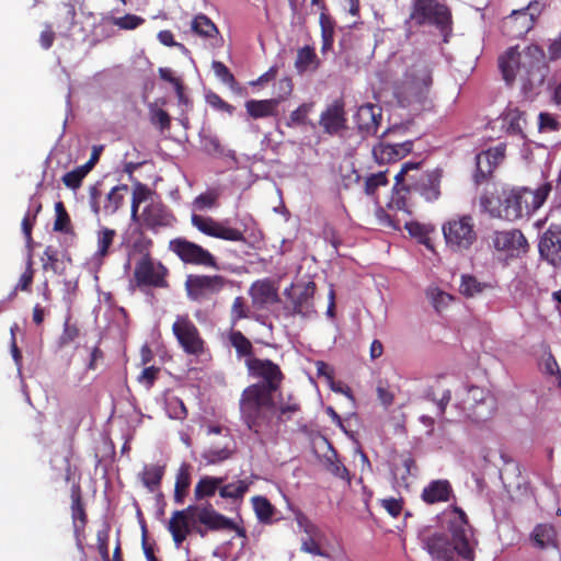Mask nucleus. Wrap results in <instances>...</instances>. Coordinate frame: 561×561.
<instances>
[{"label": "nucleus", "instance_id": "obj_1", "mask_svg": "<svg viewBox=\"0 0 561 561\" xmlns=\"http://www.w3.org/2000/svg\"><path fill=\"white\" fill-rule=\"evenodd\" d=\"M425 549L434 561L474 560L472 533L467 524L465 513L455 511L454 519L446 530L437 531L425 540Z\"/></svg>", "mask_w": 561, "mask_h": 561}, {"label": "nucleus", "instance_id": "obj_2", "mask_svg": "<svg viewBox=\"0 0 561 561\" xmlns=\"http://www.w3.org/2000/svg\"><path fill=\"white\" fill-rule=\"evenodd\" d=\"M433 84L432 66L422 55L405 56L402 60V73L397 79L394 95L402 106L422 103Z\"/></svg>", "mask_w": 561, "mask_h": 561}, {"label": "nucleus", "instance_id": "obj_3", "mask_svg": "<svg viewBox=\"0 0 561 561\" xmlns=\"http://www.w3.org/2000/svg\"><path fill=\"white\" fill-rule=\"evenodd\" d=\"M240 419L249 431L264 437L274 430L276 403L273 394L260 386L247 387L239 400Z\"/></svg>", "mask_w": 561, "mask_h": 561}, {"label": "nucleus", "instance_id": "obj_4", "mask_svg": "<svg viewBox=\"0 0 561 561\" xmlns=\"http://www.w3.org/2000/svg\"><path fill=\"white\" fill-rule=\"evenodd\" d=\"M196 522L204 524L209 529L219 530L229 527L232 520L217 513L211 505H190L182 511H175L169 522V530L175 545L179 547L191 531V525Z\"/></svg>", "mask_w": 561, "mask_h": 561}, {"label": "nucleus", "instance_id": "obj_5", "mask_svg": "<svg viewBox=\"0 0 561 561\" xmlns=\"http://www.w3.org/2000/svg\"><path fill=\"white\" fill-rule=\"evenodd\" d=\"M447 250L455 254L469 252L478 241L476 221L470 214H455L442 225Z\"/></svg>", "mask_w": 561, "mask_h": 561}, {"label": "nucleus", "instance_id": "obj_6", "mask_svg": "<svg viewBox=\"0 0 561 561\" xmlns=\"http://www.w3.org/2000/svg\"><path fill=\"white\" fill-rule=\"evenodd\" d=\"M150 241L139 240L135 243V250L139 249L142 254L141 259L136 263L134 277L138 286L167 287V268L160 263L153 261L148 254Z\"/></svg>", "mask_w": 561, "mask_h": 561}, {"label": "nucleus", "instance_id": "obj_7", "mask_svg": "<svg viewBox=\"0 0 561 561\" xmlns=\"http://www.w3.org/2000/svg\"><path fill=\"white\" fill-rule=\"evenodd\" d=\"M411 20L417 24H433L445 32L449 27L450 13L448 9L435 0H415Z\"/></svg>", "mask_w": 561, "mask_h": 561}, {"label": "nucleus", "instance_id": "obj_8", "mask_svg": "<svg viewBox=\"0 0 561 561\" xmlns=\"http://www.w3.org/2000/svg\"><path fill=\"white\" fill-rule=\"evenodd\" d=\"M247 367L253 377L263 379L262 382H256L252 386H260L267 390L270 394L277 390L283 379L278 365L270 359L248 358Z\"/></svg>", "mask_w": 561, "mask_h": 561}, {"label": "nucleus", "instance_id": "obj_9", "mask_svg": "<svg viewBox=\"0 0 561 561\" xmlns=\"http://www.w3.org/2000/svg\"><path fill=\"white\" fill-rule=\"evenodd\" d=\"M172 332L187 354L198 355L203 352L204 342L197 328L187 317H178L172 325Z\"/></svg>", "mask_w": 561, "mask_h": 561}, {"label": "nucleus", "instance_id": "obj_10", "mask_svg": "<svg viewBox=\"0 0 561 561\" xmlns=\"http://www.w3.org/2000/svg\"><path fill=\"white\" fill-rule=\"evenodd\" d=\"M170 249L185 263L216 266L215 257L209 251L185 239H175L170 242Z\"/></svg>", "mask_w": 561, "mask_h": 561}, {"label": "nucleus", "instance_id": "obj_11", "mask_svg": "<svg viewBox=\"0 0 561 561\" xmlns=\"http://www.w3.org/2000/svg\"><path fill=\"white\" fill-rule=\"evenodd\" d=\"M191 222L198 231L209 237L227 241L244 240L243 233L241 231L225 226L222 222H219L211 217H204L193 213L191 216Z\"/></svg>", "mask_w": 561, "mask_h": 561}, {"label": "nucleus", "instance_id": "obj_12", "mask_svg": "<svg viewBox=\"0 0 561 561\" xmlns=\"http://www.w3.org/2000/svg\"><path fill=\"white\" fill-rule=\"evenodd\" d=\"M225 278L219 275H188L185 282L187 295L193 300H201L222 289Z\"/></svg>", "mask_w": 561, "mask_h": 561}, {"label": "nucleus", "instance_id": "obj_13", "mask_svg": "<svg viewBox=\"0 0 561 561\" xmlns=\"http://www.w3.org/2000/svg\"><path fill=\"white\" fill-rule=\"evenodd\" d=\"M465 404L467 410H472L473 420L476 422L489 419L495 408L494 400L490 392L476 386L468 389V397L465 400Z\"/></svg>", "mask_w": 561, "mask_h": 561}, {"label": "nucleus", "instance_id": "obj_14", "mask_svg": "<svg viewBox=\"0 0 561 561\" xmlns=\"http://www.w3.org/2000/svg\"><path fill=\"white\" fill-rule=\"evenodd\" d=\"M492 243L496 251L504 252L508 256H519L526 253L528 248L526 238L516 229L495 231Z\"/></svg>", "mask_w": 561, "mask_h": 561}, {"label": "nucleus", "instance_id": "obj_15", "mask_svg": "<svg viewBox=\"0 0 561 561\" xmlns=\"http://www.w3.org/2000/svg\"><path fill=\"white\" fill-rule=\"evenodd\" d=\"M550 0H531L525 9L513 11L512 14L506 18V26H515L520 24V28L516 35L527 33L541 12L549 5Z\"/></svg>", "mask_w": 561, "mask_h": 561}, {"label": "nucleus", "instance_id": "obj_16", "mask_svg": "<svg viewBox=\"0 0 561 561\" xmlns=\"http://www.w3.org/2000/svg\"><path fill=\"white\" fill-rule=\"evenodd\" d=\"M539 252L550 264H561V226H551L541 236Z\"/></svg>", "mask_w": 561, "mask_h": 561}, {"label": "nucleus", "instance_id": "obj_17", "mask_svg": "<svg viewBox=\"0 0 561 561\" xmlns=\"http://www.w3.org/2000/svg\"><path fill=\"white\" fill-rule=\"evenodd\" d=\"M314 289V284L308 283L304 286H296L290 290L287 289L285 291V294L291 299L293 313L306 317L312 312Z\"/></svg>", "mask_w": 561, "mask_h": 561}, {"label": "nucleus", "instance_id": "obj_18", "mask_svg": "<svg viewBox=\"0 0 561 561\" xmlns=\"http://www.w3.org/2000/svg\"><path fill=\"white\" fill-rule=\"evenodd\" d=\"M516 190L526 216L530 215L542 206L551 192V184L543 183L535 190H530L528 187H520Z\"/></svg>", "mask_w": 561, "mask_h": 561}, {"label": "nucleus", "instance_id": "obj_19", "mask_svg": "<svg viewBox=\"0 0 561 561\" xmlns=\"http://www.w3.org/2000/svg\"><path fill=\"white\" fill-rule=\"evenodd\" d=\"M381 119V108L378 105L365 104L355 114L357 128L364 135H374Z\"/></svg>", "mask_w": 561, "mask_h": 561}, {"label": "nucleus", "instance_id": "obj_20", "mask_svg": "<svg viewBox=\"0 0 561 561\" xmlns=\"http://www.w3.org/2000/svg\"><path fill=\"white\" fill-rule=\"evenodd\" d=\"M442 174L435 170L428 173H423L410 184L413 190L419 192L426 201H436L439 195V184Z\"/></svg>", "mask_w": 561, "mask_h": 561}, {"label": "nucleus", "instance_id": "obj_21", "mask_svg": "<svg viewBox=\"0 0 561 561\" xmlns=\"http://www.w3.org/2000/svg\"><path fill=\"white\" fill-rule=\"evenodd\" d=\"M499 66L502 71L503 79L508 84L515 80L516 76L520 72L522 69H525L523 66V57L517 51L516 47L508 48L500 57Z\"/></svg>", "mask_w": 561, "mask_h": 561}, {"label": "nucleus", "instance_id": "obj_22", "mask_svg": "<svg viewBox=\"0 0 561 561\" xmlns=\"http://www.w3.org/2000/svg\"><path fill=\"white\" fill-rule=\"evenodd\" d=\"M250 296L255 307L262 308L277 301V288L267 279L255 282L250 288Z\"/></svg>", "mask_w": 561, "mask_h": 561}, {"label": "nucleus", "instance_id": "obj_23", "mask_svg": "<svg viewBox=\"0 0 561 561\" xmlns=\"http://www.w3.org/2000/svg\"><path fill=\"white\" fill-rule=\"evenodd\" d=\"M411 150L412 144L409 141L394 145L380 142L379 145L374 146L373 154L377 161L383 163L398 160L404 157Z\"/></svg>", "mask_w": 561, "mask_h": 561}, {"label": "nucleus", "instance_id": "obj_24", "mask_svg": "<svg viewBox=\"0 0 561 561\" xmlns=\"http://www.w3.org/2000/svg\"><path fill=\"white\" fill-rule=\"evenodd\" d=\"M142 222L149 228L169 226L172 216L160 203L150 202L141 213Z\"/></svg>", "mask_w": 561, "mask_h": 561}, {"label": "nucleus", "instance_id": "obj_25", "mask_svg": "<svg viewBox=\"0 0 561 561\" xmlns=\"http://www.w3.org/2000/svg\"><path fill=\"white\" fill-rule=\"evenodd\" d=\"M504 159V147L497 146L479 153L476 158L478 175L485 178Z\"/></svg>", "mask_w": 561, "mask_h": 561}, {"label": "nucleus", "instance_id": "obj_26", "mask_svg": "<svg viewBox=\"0 0 561 561\" xmlns=\"http://www.w3.org/2000/svg\"><path fill=\"white\" fill-rule=\"evenodd\" d=\"M451 492V485L447 480H434L423 489L422 499L428 504L447 502Z\"/></svg>", "mask_w": 561, "mask_h": 561}, {"label": "nucleus", "instance_id": "obj_27", "mask_svg": "<svg viewBox=\"0 0 561 561\" xmlns=\"http://www.w3.org/2000/svg\"><path fill=\"white\" fill-rule=\"evenodd\" d=\"M480 207L492 217L503 218V191L499 192L494 187L492 190H485L480 196Z\"/></svg>", "mask_w": 561, "mask_h": 561}, {"label": "nucleus", "instance_id": "obj_28", "mask_svg": "<svg viewBox=\"0 0 561 561\" xmlns=\"http://www.w3.org/2000/svg\"><path fill=\"white\" fill-rule=\"evenodd\" d=\"M320 125L328 134H336L344 128L345 118L343 110L339 105L328 107L320 117Z\"/></svg>", "mask_w": 561, "mask_h": 561}, {"label": "nucleus", "instance_id": "obj_29", "mask_svg": "<svg viewBox=\"0 0 561 561\" xmlns=\"http://www.w3.org/2000/svg\"><path fill=\"white\" fill-rule=\"evenodd\" d=\"M277 100H249L245 102L248 114L252 118H264L277 115Z\"/></svg>", "mask_w": 561, "mask_h": 561}, {"label": "nucleus", "instance_id": "obj_30", "mask_svg": "<svg viewBox=\"0 0 561 561\" xmlns=\"http://www.w3.org/2000/svg\"><path fill=\"white\" fill-rule=\"evenodd\" d=\"M503 219L512 221L525 216L523 205L520 204L516 188L510 191L503 190Z\"/></svg>", "mask_w": 561, "mask_h": 561}, {"label": "nucleus", "instance_id": "obj_31", "mask_svg": "<svg viewBox=\"0 0 561 561\" xmlns=\"http://www.w3.org/2000/svg\"><path fill=\"white\" fill-rule=\"evenodd\" d=\"M489 289H492L491 284L479 282L472 275L462 274L460 277L459 291L467 298H474Z\"/></svg>", "mask_w": 561, "mask_h": 561}, {"label": "nucleus", "instance_id": "obj_32", "mask_svg": "<svg viewBox=\"0 0 561 561\" xmlns=\"http://www.w3.org/2000/svg\"><path fill=\"white\" fill-rule=\"evenodd\" d=\"M501 119L502 126L506 129L507 133L512 135H519L524 138L523 130L526 124L524 113L517 108H508Z\"/></svg>", "mask_w": 561, "mask_h": 561}, {"label": "nucleus", "instance_id": "obj_33", "mask_svg": "<svg viewBox=\"0 0 561 561\" xmlns=\"http://www.w3.org/2000/svg\"><path fill=\"white\" fill-rule=\"evenodd\" d=\"M533 539L537 547L541 549L558 548L557 531L551 525H538L533 531Z\"/></svg>", "mask_w": 561, "mask_h": 561}, {"label": "nucleus", "instance_id": "obj_34", "mask_svg": "<svg viewBox=\"0 0 561 561\" xmlns=\"http://www.w3.org/2000/svg\"><path fill=\"white\" fill-rule=\"evenodd\" d=\"M225 479L221 477H203L195 485L194 495L196 500L209 497L222 485Z\"/></svg>", "mask_w": 561, "mask_h": 561}, {"label": "nucleus", "instance_id": "obj_35", "mask_svg": "<svg viewBox=\"0 0 561 561\" xmlns=\"http://www.w3.org/2000/svg\"><path fill=\"white\" fill-rule=\"evenodd\" d=\"M191 28L194 33L205 38H216L219 35L217 26L204 14L194 18Z\"/></svg>", "mask_w": 561, "mask_h": 561}, {"label": "nucleus", "instance_id": "obj_36", "mask_svg": "<svg viewBox=\"0 0 561 561\" xmlns=\"http://www.w3.org/2000/svg\"><path fill=\"white\" fill-rule=\"evenodd\" d=\"M115 234V230L108 228H102L98 231V250L93 256V262L98 265L101 264L102 257L107 255Z\"/></svg>", "mask_w": 561, "mask_h": 561}, {"label": "nucleus", "instance_id": "obj_37", "mask_svg": "<svg viewBox=\"0 0 561 561\" xmlns=\"http://www.w3.org/2000/svg\"><path fill=\"white\" fill-rule=\"evenodd\" d=\"M252 503L257 519L263 524H272L275 508L271 502L263 496H254Z\"/></svg>", "mask_w": 561, "mask_h": 561}, {"label": "nucleus", "instance_id": "obj_38", "mask_svg": "<svg viewBox=\"0 0 561 561\" xmlns=\"http://www.w3.org/2000/svg\"><path fill=\"white\" fill-rule=\"evenodd\" d=\"M128 192L126 184L114 186L107 194L104 210L107 214H114L123 204L125 194Z\"/></svg>", "mask_w": 561, "mask_h": 561}, {"label": "nucleus", "instance_id": "obj_39", "mask_svg": "<svg viewBox=\"0 0 561 561\" xmlns=\"http://www.w3.org/2000/svg\"><path fill=\"white\" fill-rule=\"evenodd\" d=\"M163 476V468L158 465L145 466L140 478L147 489L153 491L159 484Z\"/></svg>", "mask_w": 561, "mask_h": 561}, {"label": "nucleus", "instance_id": "obj_40", "mask_svg": "<svg viewBox=\"0 0 561 561\" xmlns=\"http://www.w3.org/2000/svg\"><path fill=\"white\" fill-rule=\"evenodd\" d=\"M231 455V450L228 445L224 446H211L207 448L202 457L205 460L206 465H216L226 459H228Z\"/></svg>", "mask_w": 561, "mask_h": 561}, {"label": "nucleus", "instance_id": "obj_41", "mask_svg": "<svg viewBox=\"0 0 561 561\" xmlns=\"http://www.w3.org/2000/svg\"><path fill=\"white\" fill-rule=\"evenodd\" d=\"M249 489V483L245 480H239L234 483L221 485L219 494L224 499H239L244 495Z\"/></svg>", "mask_w": 561, "mask_h": 561}, {"label": "nucleus", "instance_id": "obj_42", "mask_svg": "<svg viewBox=\"0 0 561 561\" xmlns=\"http://www.w3.org/2000/svg\"><path fill=\"white\" fill-rule=\"evenodd\" d=\"M313 103H304L293 111L288 117L287 126L297 127L308 123V115L312 111Z\"/></svg>", "mask_w": 561, "mask_h": 561}, {"label": "nucleus", "instance_id": "obj_43", "mask_svg": "<svg viewBox=\"0 0 561 561\" xmlns=\"http://www.w3.org/2000/svg\"><path fill=\"white\" fill-rule=\"evenodd\" d=\"M229 341L236 348L239 356L251 355L252 344L240 331H231L229 334Z\"/></svg>", "mask_w": 561, "mask_h": 561}, {"label": "nucleus", "instance_id": "obj_44", "mask_svg": "<svg viewBox=\"0 0 561 561\" xmlns=\"http://www.w3.org/2000/svg\"><path fill=\"white\" fill-rule=\"evenodd\" d=\"M523 66L525 69H531L543 59V50L538 45H529L525 48L523 55Z\"/></svg>", "mask_w": 561, "mask_h": 561}, {"label": "nucleus", "instance_id": "obj_45", "mask_svg": "<svg viewBox=\"0 0 561 561\" xmlns=\"http://www.w3.org/2000/svg\"><path fill=\"white\" fill-rule=\"evenodd\" d=\"M316 60V54L310 47H304L298 50L295 67L302 73L312 68Z\"/></svg>", "mask_w": 561, "mask_h": 561}, {"label": "nucleus", "instance_id": "obj_46", "mask_svg": "<svg viewBox=\"0 0 561 561\" xmlns=\"http://www.w3.org/2000/svg\"><path fill=\"white\" fill-rule=\"evenodd\" d=\"M218 194L216 192H206L195 197L192 204L193 211H203L216 206Z\"/></svg>", "mask_w": 561, "mask_h": 561}, {"label": "nucleus", "instance_id": "obj_47", "mask_svg": "<svg viewBox=\"0 0 561 561\" xmlns=\"http://www.w3.org/2000/svg\"><path fill=\"white\" fill-rule=\"evenodd\" d=\"M150 195V191L142 184L137 183L133 191L131 199V218L138 220V207L141 203L146 202Z\"/></svg>", "mask_w": 561, "mask_h": 561}, {"label": "nucleus", "instance_id": "obj_48", "mask_svg": "<svg viewBox=\"0 0 561 561\" xmlns=\"http://www.w3.org/2000/svg\"><path fill=\"white\" fill-rule=\"evenodd\" d=\"M427 297L431 299L434 308L437 311H440L442 309L446 308L453 301L451 295L440 290L437 287L428 288Z\"/></svg>", "mask_w": 561, "mask_h": 561}, {"label": "nucleus", "instance_id": "obj_49", "mask_svg": "<svg viewBox=\"0 0 561 561\" xmlns=\"http://www.w3.org/2000/svg\"><path fill=\"white\" fill-rule=\"evenodd\" d=\"M291 511L295 514L298 527L309 537H316L318 535L317 526L300 510L291 508Z\"/></svg>", "mask_w": 561, "mask_h": 561}, {"label": "nucleus", "instance_id": "obj_50", "mask_svg": "<svg viewBox=\"0 0 561 561\" xmlns=\"http://www.w3.org/2000/svg\"><path fill=\"white\" fill-rule=\"evenodd\" d=\"M88 172L82 167H79L68 173H66L62 176L64 184L71 188L77 190L80 185L82 180L87 176Z\"/></svg>", "mask_w": 561, "mask_h": 561}, {"label": "nucleus", "instance_id": "obj_51", "mask_svg": "<svg viewBox=\"0 0 561 561\" xmlns=\"http://www.w3.org/2000/svg\"><path fill=\"white\" fill-rule=\"evenodd\" d=\"M419 167H420V163H413V162L403 163L401 170L394 176L397 184H401L405 180H408V182H409L408 190H411L412 186H410V184L415 181L416 176L410 175V172L417 171Z\"/></svg>", "mask_w": 561, "mask_h": 561}, {"label": "nucleus", "instance_id": "obj_52", "mask_svg": "<svg viewBox=\"0 0 561 561\" xmlns=\"http://www.w3.org/2000/svg\"><path fill=\"white\" fill-rule=\"evenodd\" d=\"M291 92H293L291 79L288 77L282 78L275 84L276 96L273 98V100H277V104L279 105V103L282 101H285L286 99H288V96L291 94Z\"/></svg>", "mask_w": 561, "mask_h": 561}, {"label": "nucleus", "instance_id": "obj_53", "mask_svg": "<svg viewBox=\"0 0 561 561\" xmlns=\"http://www.w3.org/2000/svg\"><path fill=\"white\" fill-rule=\"evenodd\" d=\"M56 220L54 222L55 231H67L70 222L69 216L61 202L55 204Z\"/></svg>", "mask_w": 561, "mask_h": 561}, {"label": "nucleus", "instance_id": "obj_54", "mask_svg": "<svg viewBox=\"0 0 561 561\" xmlns=\"http://www.w3.org/2000/svg\"><path fill=\"white\" fill-rule=\"evenodd\" d=\"M190 485V477L188 473L184 468L181 469V471L178 474L176 483H175V494L174 499L178 503L183 502V497L185 495V492Z\"/></svg>", "mask_w": 561, "mask_h": 561}, {"label": "nucleus", "instance_id": "obj_55", "mask_svg": "<svg viewBox=\"0 0 561 561\" xmlns=\"http://www.w3.org/2000/svg\"><path fill=\"white\" fill-rule=\"evenodd\" d=\"M79 336V329L67 320L64 324V331L59 337V346L65 347L72 343Z\"/></svg>", "mask_w": 561, "mask_h": 561}, {"label": "nucleus", "instance_id": "obj_56", "mask_svg": "<svg viewBox=\"0 0 561 561\" xmlns=\"http://www.w3.org/2000/svg\"><path fill=\"white\" fill-rule=\"evenodd\" d=\"M387 179L383 172L371 174L365 181V192L367 195H373L375 191L382 185H386Z\"/></svg>", "mask_w": 561, "mask_h": 561}, {"label": "nucleus", "instance_id": "obj_57", "mask_svg": "<svg viewBox=\"0 0 561 561\" xmlns=\"http://www.w3.org/2000/svg\"><path fill=\"white\" fill-rule=\"evenodd\" d=\"M142 18L134 14H126L125 16L114 20V24L123 30H134L142 24Z\"/></svg>", "mask_w": 561, "mask_h": 561}, {"label": "nucleus", "instance_id": "obj_58", "mask_svg": "<svg viewBox=\"0 0 561 561\" xmlns=\"http://www.w3.org/2000/svg\"><path fill=\"white\" fill-rule=\"evenodd\" d=\"M168 411L170 416L175 420H183L187 415L183 401L178 398H172L169 401Z\"/></svg>", "mask_w": 561, "mask_h": 561}, {"label": "nucleus", "instance_id": "obj_59", "mask_svg": "<svg viewBox=\"0 0 561 561\" xmlns=\"http://www.w3.org/2000/svg\"><path fill=\"white\" fill-rule=\"evenodd\" d=\"M213 70L215 75L226 84H233L234 83V77L230 72V70L221 62V61H214L213 62Z\"/></svg>", "mask_w": 561, "mask_h": 561}, {"label": "nucleus", "instance_id": "obj_60", "mask_svg": "<svg viewBox=\"0 0 561 561\" xmlns=\"http://www.w3.org/2000/svg\"><path fill=\"white\" fill-rule=\"evenodd\" d=\"M328 470L335 477H337L342 480H345L348 483L351 482V477H350V472H348L347 468L337 459L330 460Z\"/></svg>", "mask_w": 561, "mask_h": 561}, {"label": "nucleus", "instance_id": "obj_61", "mask_svg": "<svg viewBox=\"0 0 561 561\" xmlns=\"http://www.w3.org/2000/svg\"><path fill=\"white\" fill-rule=\"evenodd\" d=\"M206 100H207L208 104L210 106H213L214 108H217V110H220V111H225V112H227L229 114L233 113L234 107L232 105H230L229 103H227L226 101H224L216 93H209L206 96Z\"/></svg>", "mask_w": 561, "mask_h": 561}, {"label": "nucleus", "instance_id": "obj_62", "mask_svg": "<svg viewBox=\"0 0 561 561\" xmlns=\"http://www.w3.org/2000/svg\"><path fill=\"white\" fill-rule=\"evenodd\" d=\"M298 409L296 403H286L280 404L278 408L276 407V417L275 422H284L291 417L293 413H295Z\"/></svg>", "mask_w": 561, "mask_h": 561}, {"label": "nucleus", "instance_id": "obj_63", "mask_svg": "<svg viewBox=\"0 0 561 561\" xmlns=\"http://www.w3.org/2000/svg\"><path fill=\"white\" fill-rule=\"evenodd\" d=\"M151 122L158 125L161 129L168 128L170 125V117L167 112L161 108L151 110Z\"/></svg>", "mask_w": 561, "mask_h": 561}, {"label": "nucleus", "instance_id": "obj_64", "mask_svg": "<svg viewBox=\"0 0 561 561\" xmlns=\"http://www.w3.org/2000/svg\"><path fill=\"white\" fill-rule=\"evenodd\" d=\"M548 55L549 60L554 61L561 59V34L551 39L548 46Z\"/></svg>", "mask_w": 561, "mask_h": 561}]
</instances>
